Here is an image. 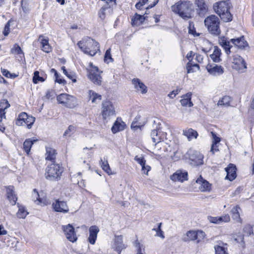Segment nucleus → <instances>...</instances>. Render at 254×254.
Here are the masks:
<instances>
[{
    "instance_id": "nucleus-1",
    "label": "nucleus",
    "mask_w": 254,
    "mask_h": 254,
    "mask_svg": "<svg viewBox=\"0 0 254 254\" xmlns=\"http://www.w3.org/2000/svg\"><path fill=\"white\" fill-rule=\"evenodd\" d=\"M172 10L184 20H188L192 17L193 5L189 0L179 1L172 6Z\"/></svg>"
},
{
    "instance_id": "nucleus-2",
    "label": "nucleus",
    "mask_w": 254,
    "mask_h": 254,
    "mask_svg": "<svg viewBox=\"0 0 254 254\" xmlns=\"http://www.w3.org/2000/svg\"><path fill=\"white\" fill-rule=\"evenodd\" d=\"M232 5L229 0L220 1L213 4L214 11L225 22H230L233 19V15L230 12Z\"/></svg>"
},
{
    "instance_id": "nucleus-3",
    "label": "nucleus",
    "mask_w": 254,
    "mask_h": 254,
    "mask_svg": "<svg viewBox=\"0 0 254 254\" xmlns=\"http://www.w3.org/2000/svg\"><path fill=\"white\" fill-rule=\"evenodd\" d=\"M204 25L208 32L214 36H220L221 31L220 28V21L215 15H210L204 19Z\"/></svg>"
},
{
    "instance_id": "nucleus-4",
    "label": "nucleus",
    "mask_w": 254,
    "mask_h": 254,
    "mask_svg": "<svg viewBox=\"0 0 254 254\" xmlns=\"http://www.w3.org/2000/svg\"><path fill=\"white\" fill-rule=\"evenodd\" d=\"M64 172V168L59 164L55 162L48 165L46 169L45 177L50 181H58Z\"/></svg>"
},
{
    "instance_id": "nucleus-5",
    "label": "nucleus",
    "mask_w": 254,
    "mask_h": 254,
    "mask_svg": "<svg viewBox=\"0 0 254 254\" xmlns=\"http://www.w3.org/2000/svg\"><path fill=\"white\" fill-rule=\"evenodd\" d=\"M186 160L194 166H199L203 164V155L198 151L192 148L189 149L184 155Z\"/></svg>"
},
{
    "instance_id": "nucleus-6",
    "label": "nucleus",
    "mask_w": 254,
    "mask_h": 254,
    "mask_svg": "<svg viewBox=\"0 0 254 254\" xmlns=\"http://www.w3.org/2000/svg\"><path fill=\"white\" fill-rule=\"evenodd\" d=\"M35 118L32 116L28 115L26 112L20 113L15 121V125L18 126H23V124L26 125L27 127L30 129L34 123Z\"/></svg>"
},
{
    "instance_id": "nucleus-7",
    "label": "nucleus",
    "mask_w": 254,
    "mask_h": 254,
    "mask_svg": "<svg viewBox=\"0 0 254 254\" xmlns=\"http://www.w3.org/2000/svg\"><path fill=\"white\" fill-rule=\"evenodd\" d=\"M102 116L103 120L116 115L114 106L110 101H104L102 104Z\"/></svg>"
},
{
    "instance_id": "nucleus-8",
    "label": "nucleus",
    "mask_w": 254,
    "mask_h": 254,
    "mask_svg": "<svg viewBox=\"0 0 254 254\" xmlns=\"http://www.w3.org/2000/svg\"><path fill=\"white\" fill-rule=\"evenodd\" d=\"M161 124L159 123L155 129H153L151 132V137L152 141L155 144L158 143L161 141L167 139V133L162 131L160 127Z\"/></svg>"
},
{
    "instance_id": "nucleus-9",
    "label": "nucleus",
    "mask_w": 254,
    "mask_h": 254,
    "mask_svg": "<svg viewBox=\"0 0 254 254\" xmlns=\"http://www.w3.org/2000/svg\"><path fill=\"white\" fill-rule=\"evenodd\" d=\"M62 229L66 239L72 243L75 242L77 240L74 227L70 224L63 225Z\"/></svg>"
},
{
    "instance_id": "nucleus-10",
    "label": "nucleus",
    "mask_w": 254,
    "mask_h": 254,
    "mask_svg": "<svg viewBox=\"0 0 254 254\" xmlns=\"http://www.w3.org/2000/svg\"><path fill=\"white\" fill-rule=\"evenodd\" d=\"M52 207L55 211L63 213H67L69 210L66 202L59 199H56L53 203Z\"/></svg>"
},
{
    "instance_id": "nucleus-11",
    "label": "nucleus",
    "mask_w": 254,
    "mask_h": 254,
    "mask_svg": "<svg viewBox=\"0 0 254 254\" xmlns=\"http://www.w3.org/2000/svg\"><path fill=\"white\" fill-rule=\"evenodd\" d=\"M170 179L173 181L184 182L188 180V173L187 171L178 170L170 176Z\"/></svg>"
},
{
    "instance_id": "nucleus-12",
    "label": "nucleus",
    "mask_w": 254,
    "mask_h": 254,
    "mask_svg": "<svg viewBox=\"0 0 254 254\" xmlns=\"http://www.w3.org/2000/svg\"><path fill=\"white\" fill-rule=\"evenodd\" d=\"M227 173L225 179L230 181H233L237 177V168L236 166L232 163H230L227 167L225 168Z\"/></svg>"
},
{
    "instance_id": "nucleus-13",
    "label": "nucleus",
    "mask_w": 254,
    "mask_h": 254,
    "mask_svg": "<svg viewBox=\"0 0 254 254\" xmlns=\"http://www.w3.org/2000/svg\"><path fill=\"white\" fill-rule=\"evenodd\" d=\"M126 127L127 125L123 121L121 117H118L111 127V131L113 134H115L124 130Z\"/></svg>"
},
{
    "instance_id": "nucleus-14",
    "label": "nucleus",
    "mask_w": 254,
    "mask_h": 254,
    "mask_svg": "<svg viewBox=\"0 0 254 254\" xmlns=\"http://www.w3.org/2000/svg\"><path fill=\"white\" fill-rule=\"evenodd\" d=\"M231 43L237 47L238 49L245 50L246 47H249V44L245 39L244 36H242L236 38L230 39Z\"/></svg>"
},
{
    "instance_id": "nucleus-15",
    "label": "nucleus",
    "mask_w": 254,
    "mask_h": 254,
    "mask_svg": "<svg viewBox=\"0 0 254 254\" xmlns=\"http://www.w3.org/2000/svg\"><path fill=\"white\" fill-rule=\"evenodd\" d=\"M195 183L200 185L199 188L201 191H210L211 189V184L204 179L201 175L195 180Z\"/></svg>"
},
{
    "instance_id": "nucleus-16",
    "label": "nucleus",
    "mask_w": 254,
    "mask_h": 254,
    "mask_svg": "<svg viewBox=\"0 0 254 254\" xmlns=\"http://www.w3.org/2000/svg\"><path fill=\"white\" fill-rule=\"evenodd\" d=\"M131 82L137 92H140L142 94L147 92V87L139 78H133Z\"/></svg>"
},
{
    "instance_id": "nucleus-17",
    "label": "nucleus",
    "mask_w": 254,
    "mask_h": 254,
    "mask_svg": "<svg viewBox=\"0 0 254 254\" xmlns=\"http://www.w3.org/2000/svg\"><path fill=\"white\" fill-rule=\"evenodd\" d=\"M114 245L115 250L119 254H121L122 251L126 248V246L123 243V237L122 235H115Z\"/></svg>"
},
{
    "instance_id": "nucleus-18",
    "label": "nucleus",
    "mask_w": 254,
    "mask_h": 254,
    "mask_svg": "<svg viewBox=\"0 0 254 254\" xmlns=\"http://www.w3.org/2000/svg\"><path fill=\"white\" fill-rule=\"evenodd\" d=\"M99 232V229L96 225H92L89 227V236L88 238V241L91 245L95 244Z\"/></svg>"
},
{
    "instance_id": "nucleus-19",
    "label": "nucleus",
    "mask_w": 254,
    "mask_h": 254,
    "mask_svg": "<svg viewBox=\"0 0 254 254\" xmlns=\"http://www.w3.org/2000/svg\"><path fill=\"white\" fill-rule=\"evenodd\" d=\"M207 220L211 223L220 224L222 222H229L230 218L228 214H225L223 216L217 217L208 216H207Z\"/></svg>"
},
{
    "instance_id": "nucleus-20",
    "label": "nucleus",
    "mask_w": 254,
    "mask_h": 254,
    "mask_svg": "<svg viewBox=\"0 0 254 254\" xmlns=\"http://www.w3.org/2000/svg\"><path fill=\"white\" fill-rule=\"evenodd\" d=\"M7 198L12 205L16 204L17 200V196L15 194L14 191V187L9 186L6 187Z\"/></svg>"
},
{
    "instance_id": "nucleus-21",
    "label": "nucleus",
    "mask_w": 254,
    "mask_h": 254,
    "mask_svg": "<svg viewBox=\"0 0 254 254\" xmlns=\"http://www.w3.org/2000/svg\"><path fill=\"white\" fill-rule=\"evenodd\" d=\"M192 93L189 92L186 94L182 96V99L180 100V103L182 106L184 107H192L193 104L191 101Z\"/></svg>"
},
{
    "instance_id": "nucleus-22",
    "label": "nucleus",
    "mask_w": 254,
    "mask_h": 254,
    "mask_svg": "<svg viewBox=\"0 0 254 254\" xmlns=\"http://www.w3.org/2000/svg\"><path fill=\"white\" fill-rule=\"evenodd\" d=\"M207 71L211 74H215L217 73L219 75L224 72V68L221 65L214 64V65L208 64L206 66Z\"/></svg>"
},
{
    "instance_id": "nucleus-23",
    "label": "nucleus",
    "mask_w": 254,
    "mask_h": 254,
    "mask_svg": "<svg viewBox=\"0 0 254 254\" xmlns=\"http://www.w3.org/2000/svg\"><path fill=\"white\" fill-rule=\"evenodd\" d=\"M88 77L95 85H100L102 83V77L99 73L89 71Z\"/></svg>"
},
{
    "instance_id": "nucleus-24",
    "label": "nucleus",
    "mask_w": 254,
    "mask_h": 254,
    "mask_svg": "<svg viewBox=\"0 0 254 254\" xmlns=\"http://www.w3.org/2000/svg\"><path fill=\"white\" fill-rule=\"evenodd\" d=\"M233 63L237 65L239 69L247 68V64L244 59L240 56L236 55L234 57Z\"/></svg>"
},
{
    "instance_id": "nucleus-25",
    "label": "nucleus",
    "mask_w": 254,
    "mask_h": 254,
    "mask_svg": "<svg viewBox=\"0 0 254 254\" xmlns=\"http://www.w3.org/2000/svg\"><path fill=\"white\" fill-rule=\"evenodd\" d=\"M144 22V15L135 13L131 18V24L132 26L142 25Z\"/></svg>"
},
{
    "instance_id": "nucleus-26",
    "label": "nucleus",
    "mask_w": 254,
    "mask_h": 254,
    "mask_svg": "<svg viewBox=\"0 0 254 254\" xmlns=\"http://www.w3.org/2000/svg\"><path fill=\"white\" fill-rule=\"evenodd\" d=\"M221 51L220 49L217 46H214V51L212 54L210 55V58L214 63H219L221 61L220 56L221 55Z\"/></svg>"
},
{
    "instance_id": "nucleus-27",
    "label": "nucleus",
    "mask_w": 254,
    "mask_h": 254,
    "mask_svg": "<svg viewBox=\"0 0 254 254\" xmlns=\"http://www.w3.org/2000/svg\"><path fill=\"white\" fill-rule=\"evenodd\" d=\"M140 118L141 116L138 114L134 118L130 126V128L132 130L134 131L138 129L141 130L142 128L144 127V124L141 125V123L139 122Z\"/></svg>"
},
{
    "instance_id": "nucleus-28",
    "label": "nucleus",
    "mask_w": 254,
    "mask_h": 254,
    "mask_svg": "<svg viewBox=\"0 0 254 254\" xmlns=\"http://www.w3.org/2000/svg\"><path fill=\"white\" fill-rule=\"evenodd\" d=\"M81 41H79L78 42L77 45L79 48L81 50V51L85 54L89 55L91 56H94L96 55V51L91 50V48L89 47V45H88V42H87V45L81 46L82 44Z\"/></svg>"
},
{
    "instance_id": "nucleus-29",
    "label": "nucleus",
    "mask_w": 254,
    "mask_h": 254,
    "mask_svg": "<svg viewBox=\"0 0 254 254\" xmlns=\"http://www.w3.org/2000/svg\"><path fill=\"white\" fill-rule=\"evenodd\" d=\"M37 141V139L33 138L26 139L23 143V149L28 154L33 144Z\"/></svg>"
},
{
    "instance_id": "nucleus-30",
    "label": "nucleus",
    "mask_w": 254,
    "mask_h": 254,
    "mask_svg": "<svg viewBox=\"0 0 254 254\" xmlns=\"http://www.w3.org/2000/svg\"><path fill=\"white\" fill-rule=\"evenodd\" d=\"M18 207V210L16 213V216L18 218L25 219L27 215L29 214V212L27 211L25 206L20 205L19 203L16 204Z\"/></svg>"
},
{
    "instance_id": "nucleus-31",
    "label": "nucleus",
    "mask_w": 254,
    "mask_h": 254,
    "mask_svg": "<svg viewBox=\"0 0 254 254\" xmlns=\"http://www.w3.org/2000/svg\"><path fill=\"white\" fill-rule=\"evenodd\" d=\"M77 105V103L76 98L73 96L69 95L68 98L66 101L65 102L64 106L68 108L72 109L75 107Z\"/></svg>"
},
{
    "instance_id": "nucleus-32",
    "label": "nucleus",
    "mask_w": 254,
    "mask_h": 254,
    "mask_svg": "<svg viewBox=\"0 0 254 254\" xmlns=\"http://www.w3.org/2000/svg\"><path fill=\"white\" fill-rule=\"evenodd\" d=\"M183 134L188 137L189 140L192 138H196L198 135L197 132L192 128L184 130Z\"/></svg>"
},
{
    "instance_id": "nucleus-33",
    "label": "nucleus",
    "mask_w": 254,
    "mask_h": 254,
    "mask_svg": "<svg viewBox=\"0 0 254 254\" xmlns=\"http://www.w3.org/2000/svg\"><path fill=\"white\" fill-rule=\"evenodd\" d=\"M46 154H47L46 159L50 160L52 163L55 162L56 150L52 148H46Z\"/></svg>"
},
{
    "instance_id": "nucleus-34",
    "label": "nucleus",
    "mask_w": 254,
    "mask_h": 254,
    "mask_svg": "<svg viewBox=\"0 0 254 254\" xmlns=\"http://www.w3.org/2000/svg\"><path fill=\"white\" fill-rule=\"evenodd\" d=\"M239 209H240V207L239 205H236L232 209V217L234 220H235L237 222H240V223H242V220L240 217Z\"/></svg>"
},
{
    "instance_id": "nucleus-35",
    "label": "nucleus",
    "mask_w": 254,
    "mask_h": 254,
    "mask_svg": "<svg viewBox=\"0 0 254 254\" xmlns=\"http://www.w3.org/2000/svg\"><path fill=\"white\" fill-rule=\"evenodd\" d=\"M62 70L63 73L69 79H71L72 82L75 83L76 82V75L72 71H67L65 67L63 66L62 67Z\"/></svg>"
},
{
    "instance_id": "nucleus-36",
    "label": "nucleus",
    "mask_w": 254,
    "mask_h": 254,
    "mask_svg": "<svg viewBox=\"0 0 254 254\" xmlns=\"http://www.w3.org/2000/svg\"><path fill=\"white\" fill-rule=\"evenodd\" d=\"M195 4L202 13H205L207 11L208 7L204 0H196Z\"/></svg>"
},
{
    "instance_id": "nucleus-37",
    "label": "nucleus",
    "mask_w": 254,
    "mask_h": 254,
    "mask_svg": "<svg viewBox=\"0 0 254 254\" xmlns=\"http://www.w3.org/2000/svg\"><path fill=\"white\" fill-rule=\"evenodd\" d=\"M46 80V77L40 75V72L38 70L34 71L32 78L34 84H38L39 82H43Z\"/></svg>"
},
{
    "instance_id": "nucleus-38",
    "label": "nucleus",
    "mask_w": 254,
    "mask_h": 254,
    "mask_svg": "<svg viewBox=\"0 0 254 254\" xmlns=\"http://www.w3.org/2000/svg\"><path fill=\"white\" fill-rule=\"evenodd\" d=\"M230 40H229L228 38L224 36L219 37V44L223 49L232 46L230 45Z\"/></svg>"
},
{
    "instance_id": "nucleus-39",
    "label": "nucleus",
    "mask_w": 254,
    "mask_h": 254,
    "mask_svg": "<svg viewBox=\"0 0 254 254\" xmlns=\"http://www.w3.org/2000/svg\"><path fill=\"white\" fill-rule=\"evenodd\" d=\"M10 52L12 54H16L19 55L21 59L22 58H24V53L19 45L17 44L14 45L13 47L11 49Z\"/></svg>"
},
{
    "instance_id": "nucleus-40",
    "label": "nucleus",
    "mask_w": 254,
    "mask_h": 254,
    "mask_svg": "<svg viewBox=\"0 0 254 254\" xmlns=\"http://www.w3.org/2000/svg\"><path fill=\"white\" fill-rule=\"evenodd\" d=\"M89 38V41L88 42V45H89V47L91 48V50L96 51V54L97 53V51H100V46L98 42H96L95 40L90 37Z\"/></svg>"
},
{
    "instance_id": "nucleus-41",
    "label": "nucleus",
    "mask_w": 254,
    "mask_h": 254,
    "mask_svg": "<svg viewBox=\"0 0 254 254\" xmlns=\"http://www.w3.org/2000/svg\"><path fill=\"white\" fill-rule=\"evenodd\" d=\"M89 95L91 99L92 103H95L97 99L101 100L102 96L92 90H89Z\"/></svg>"
},
{
    "instance_id": "nucleus-42",
    "label": "nucleus",
    "mask_w": 254,
    "mask_h": 254,
    "mask_svg": "<svg viewBox=\"0 0 254 254\" xmlns=\"http://www.w3.org/2000/svg\"><path fill=\"white\" fill-rule=\"evenodd\" d=\"M230 102V97L228 96H225L218 101L217 105L218 106H229Z\"/></svg>"
},
{
    "instance_id": "nucleus-43",
    "label": "nucleus",
    "mask_w": 254,
    "mask_h": 254,
    "mask_svg": "<svg viewBox=\"0 0 254 254\" xmlns=\"http://www.w3.org/2000/svg\"><path fill=\"white\" fill-rule=\"evenodd\" d=\"M69 97V94L66 93H62L57 97V100L59 103L64 106L65 102L66 101Z\"/></svg>"
},
{
    "instance_id": "nucleus-44",
    "label": "nucleus",
    "mask_w": 254,
    "mask_h": 254,
    "mask_svg": "<svg viewBox=\"0 0 254 254\" xmlns=\"http://www.w3.org/2000/svg\"><path fill=\"white\" fill-rule=\"evenodd\" d=\"M189 33L190 35H193L194 37L199 36L200 33H197L194 27V25L193 22L189 21V26L188 27Z\"/></svg>"
},
{
    "instance_id": "nucleus-45",
    "label": "nucleus",
    "mask_w": 254,
    "mask_h": 254,
    "mask_svg": "<svg viewBox=\"0 0 254 254\" xmlns=\"http://www.w3.org/2000/svg\"><path fill=\"white\" fill-rule=\"evenodd\" d=\"M10 106L7 99H1L0 101V111H5Z\"/></svg>"
},
{
    "instance_id": "nucleus-46",
    "label": "nucleus",
    "mask_w": 254,
    "mask_h": 254,
    "mask_svg": "<svg viewBox=\"0 0 254 254\" xmlns=\"http://www.w3.org/2000/svg\"><path fill=\"white\" fill-rule=\"evenodd\" d=\"M243 232L247 236H249L253 234V226L250 224L246 225L243 228Z\"/></svg>"
},
{
    "instance_id": "nucleus-47",
    "label": "nucleus",
    "mask_w": 254,
    "mask_h": 254,
    "mask_svg": "<svg viewBox=\"0 0 254 254\" xmlns=\"http://www.w3.org/2000/svg\"><path fill=\"white\" fill-rule=\"evenodd\" d=\"M101 162H102L101 166H102L103 170L105 172H106L108 175L112 174L111 169L110 168V167L109 165L108 161H106V162L103 161L101 159Z\"/></svg>"
},
{
    "instance_id": "nucleus-48",
    "label": "nucleus",
    "mask_w": 254,
    "mask_h": 254,
    "mask_svg": "<svg viewBox=\"0 0 254 254\" xmlns=\"http://www.w3.org/2000/svg\"><path fill=\"white\" fill-rule=\"evenodd\" d=\"M214 249L215 254H228L223 246L216 245L214 247Z\"/></svg>"
},
{
    "instance_id": "nucleus-49",
    "label": "nucleus",
    "mask_w": 254,
    "mask_h": 254,
    "mask_svg": "<svg viewBox=\"0 0 254 254\" xmlns=\"http://www.w3.org/2000/svg\"><path fill=\"white\" fill-rule=\"evenodd\" d=\"M187 236L190 240H197V231H189L187 233Z\"/></svg>"
},
{
    "instance_id": "nucleus-50",
    "label": "nucleus",
    "mask_w": 254,
    "mask_h": 254,
    "mask_svg": "<svg viewBox=\"0 0 254 254\" xmlns=\"http://www.w3.org/2000/svg\"><path fill=\"white\" fill-rule=\"evenodd\" d=\"M211 134L212 136V148H213L214 145H217L220 142L221 139L213 131L211 132Z\"/></svg>"
},
{
    "instance_id": "nucleus-51",
    "label": "nucleus",
    "mask_w": 254,
    "mask_h": 254,
    "mask_svg": "<svg viewBox=\"0 0 254 254\" xmlns=\"http://www.w3.org/2000/svg\"><path fill=\"white\" fill-rule=\"evenodd\" d=\"M162 225V223L161 222L157 224V227L156 228L157 232H156V236L164 239L165 238V236L164 235V232L161 229Z\"/></svg>"
},
{
    "instance_id": "nucleus-52",
    "label": "nucleus",
    "mask_w": 254,
    "mask_h": 254,
    "mask_svg": "<svg viewBox=\"0 0 254 254\" xmlns=\"http://www.w3.org/2000/svg\"><path fill=\"white\" fill-rule=\"evenodd\" d=\"M75 130H76L75 127H74L72 125H69L68 126L67 129L64 131V132L63 134V136H71L70 132L73 133L75 131Z\"/></svg>"
},
{
    "instance_id": "nucleus-53",
    "label": "nucleus",
    "mask_w": 254,
    "mask_h": 254,
    "mask_svg": "<svg viewBox=\"0 0 254 254\" xmlns=\"http://www.w3.org/2000/svg\"><path fill=\"white\" fill-rule=\"evenodd\" d=\"M108 60H110L111 62H113L114 61L113 59L112 58L110 49H107L104 55V62L105 63H109V62H108Z\"/></svg>"
},
{
    "instance_id": "nucleus-54",
    "label": "nucleus",
    "mask_w": 254,
    "mask_h": 254,
    "mask_svg": "<svg viewBox=\"0 0 254 254\" xmlns=\"http://www.w3.org/2000/svg\"><path fill=\"white\" fill-rule=\"evenodd\" d=\"M106 7L102 6L98 11V16L101 20H104L106 17L105 11L108 10Z\"/></svg>"
},
{
    "instance_id": "nucleus-55",
    "label": "nucleus",
    "mask_w": 254,
    "mask_h": 254,
    "mask_svg": "<svg viewBox=\"0 0 254 254\" xmlns=\"http://www.w3.org/2000/svg\"><path fill=\"white\" fill-rule=\"evenodd\" d=\"M133 245L136 249L137 254H143L142 253V245L140 244L137 240H135L133 243Z\"/></svg>"
},
{
    "instance_id": "nucleus-56",
    "label": "nucleus",
    "mask_w": 254,
    "mask_h": 254,
    "mask_svg": "<svg viewBox=\"0 0 254 254\" xmlns=\"http://www.w3.org/2000/svg\"><path fill=\"white\" fill-rule=\"evenodd\" d=\"M11 20H9L5 25L2 34L4 36H7L10 32V22Z\"/></svg>"
},
{
    "instance_id": "nucleus-57",
    "label": "nucleus",
    "mask_w": 254,
    "mask_h": 254,
    "mask_svg": "<svg viewBox=\"0 0 254 254\" xmlns=\"http://www.w3.org/2000/svg\"><path fill=\"white\" fill-rule=\"evenodd\" d=\"M56 95V94L54 90H48L45 97L47 99H53L55 98Z\"/></svg>"
},
{
    "instance_id": "nucleus-58",
    "label": "nucleus",
    "mask_w": 254,
    "mask_h": 254,
    "mask_svg": "<svg viewBox=\"0 0 254 254\" xmlns=\"http://www.w3.org/2000/svg\"><path fill=\"white\" fill-rule=\"evenodd\" d=\"M134 160L136 161L141 166H143L146 163V160L144 157H138V156H136L134 157Z\"/></svg>"
},
{
    "instance_id": "nucleus-59",
    "label": "nucleus",
    "mask_w": 254,
    "mask_h": 254,
    "mask_svg": "<svg viewBox=\"0 0 254 254\" xmlns=\"http://www.w3.org/2000/svg\"><path fill=\"white\" fill-rule=\"evenodd\" d=\"M206 235L205 233L202 230L197 231V242H199L201 239H203Z\"/></svg>"
},
{
    "instance_id": "nucleus-60",
    "label": "nucleus",
    "mask_w": 254,
    "mask_h": 254,
    "mask_svg": "<svg viewBox=\"0 0 254 254\" xmlns=\"http://www.w3.org/2000/svg\"><path fill=\"white\" fill-rule=\"evenodd\" d=\"M105 2L106 4L103 5V7H106L107 8L111 9L113 10V6L114 5V1L113 0H103Z\"/></svg>"
},
{
    "instance_id": "nucleus-61",
    "label": "nucleus",
    "mask_w": 254,
    "mask_h": 254,
    "mask_svg": "<svg viewBox=\"0 0 254 254\" xmlns=\"http://www.w3.org/2000/svg\"><path fill=\"white\" fill-rule=\"evenodd\" d=\"M55 82L63 85L66 83V81L64 78L60 77V74H58V76H57V77H55Z\"/></svg>"
},
{
    "instance_id": "nucleus-62",
    "label": "nucleus",
    "mask_w": 254,
    "mask_h": 254,
    "mask_svg": "<svg viewBox=\"0 0 254 254\" xmlns=\"http://www.w3.org/2000/svg\"><path fill=\"white\" fill-rule=\"evenodd\" d=\"M151 167L149 165H146V163L143 166H141V171L145 175H148V173L151 170Z\"/></svg>"
},
{
    "instance_id": "nucleus-63",
    "label": "nucleus",
    "mask_w": 254,
    "mask_h": 254,
    "mask_svg": "<svg viewBox=\"0 0 254 254\" xmlns=\"http://www.w3.org/2000/svg\"><path fill=\"white\" fill-rule=\"evenodd\" d=\"M193 67L192 64L190 63V62H189L187 64V73H189L194 72Z\"/></svg>"
},
{
    "instance_id": "nucleus-64",
    "label": "nucleus",
    "mask_w": 254,
    "mask_h": 254,
    "mask_svg": "<svg viewBox=\"0 0 254 254\" xmlns=\"http://www.w3.org/2000/svg\"><path fill=\"white\" fill-rule=\"evenodd\" d=\"M42 50L46 53H49L52 51V48L49 43H48L46 46L42 48Z\"/></svg>"
}]
</instances>
